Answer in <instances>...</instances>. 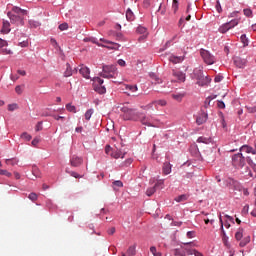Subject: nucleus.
<instances>
[{"mask_svg":"<svg viewBox=\"0 0 256 256\" xmlns=\"http://www.w3.org/2000/svg\"><path fill=\"white\" fill-rule=\"evenodd\" d=\"M226 24L228 25V27H230V30H231L234 27H237V25H239V19L231 20L230 22H227Z\"/></svg>","mask_w":256,"mask_h":256,"instance_id":"c9c22d12","label":"nucleus"},{"mask_svg":"<svg viewBox=\"0 0 256 256\" xmlns=\"http://www.w3.org/2000/svg\"><path fill=\"white\" fill-rule=\"evenodd\" d=\"M138 121H140V123H142V125H147V127H154L153 124L151 123V120L149 119V117L147 116H143V114H139V119Z\"/></svg>","mask_w":256,"mask_h":256,"instance_id":"4468645a","label":"nucleus"},{"mask_svg":"<svg viewBox=\"0 0 256 256\" xmlns=\"http://www.w3.org/2000/svg\"><path fill=\"white\" fill-rule=\"evenodd\" d=\"M137 246L136 245H132L128 248L127 250V255L128 256H135L137 254Z\"/></svg>","mask_w":256,"mask_h":256,"instance_id":"393cba45","label":"nucleus"},{"mask_svg":"<svg viewBox=\"0 0 256 256\" xmlns=\"http://www.w3.org/2000/svg\"><path fill=\"white\" fill-rule=\"evenodd\" d=\"M155 191H157V188H156L155 186L150 187V188L147 189L146 195H147L148 197H151L152 195L155 194Z\"/></svg>","mask_w":256,"mask_h":256,"instance_id":"4c0bfd02","label":"nucleus"},{"mask_svg":"<svg viewBox=\"0 0 256 256\" xmlns=\"http://www.w3.org/2000/svg\"><path fill=\"white\" fill-rule=\"evenodd\" d=\"M92 81H93V87H99L104 83L103 79H101L100 77H94Z\"/></svg>","mask_w":256,"mask_h":256,"instance_id":"a878e982","label":"nucleus"},{"mask_svg":"<svg viewBox=\"0 0 256 256\" xmlns=\"http://www.w3.org/2000/svg\"><path fill=\"white\" fill-rule=\"evenodd\" d=\"M173 255L175 256H185V248L181 246L180 248H176L172 250Z\"/></svg>","mask_w":256,"mask_h":256,"instance_id":"5701e85b","label":"nucleus"},{"mask_svg":"<svg viewBox=\"0 0 256 256\" xmlns=\"http://www.w3.org/2000/svg\"><path fill=\"white\" fill-rule=\"evenodd\" d=\"M153 103H155V105H160V107H165V105H167L166 100H156V101H153Z\"/></svg>","mask_w":256,"mask_h":256,"instance_id":"49530a36","label":"nucleus"},{"mask_svg":"<svg viewBox=\"0 0 256 256\" xmlns=\"http://www.w3.org/2000/svg\"><path fill=\"white\" fill-rule=\"evenodd\" d=\"M153 105H155V103L151 102L148 105L142 107V109H144V111H153Z\"/></svg>","mask_w":256,"mask_h":256,"instance_id":"8fccbe9b","label":"nucleus"},{"mask_svg":"<svg viewBox=\"0 0 256 256\" xmlns=\"http://www.w3.org/2000/svg\"><path fill=\"white\" fill-rule=\"evenodd\" d=\"M21 139H24L25 141H29L30 139H32V137H31V135H29V133L23 132L21 134Z\"/></svg>","mask_w":256,"mask_h":256,"instance_id":"09e8293b","label":"nucleus"},{"mask_svg":"<svg viewBox=\"0 0 256 256\" xmlns=\"http://www.w3.org/2000/svg\"><path fill=\"white\" fill-rule=\"evenodd\" d=\"M100 41L104 44L100 43L98 44V47H104L106 49H112L114 51L119 50V47H121V45L111 42L109 40H106L105 38H101Z\"/></svg>","mask_w":256,"mask_h":256,"instance_id":"0eeeda50","label":"nucleus"},{"mask_svg":"<svg viewBox=\"0 0 256 256\" xmlns=\"http://www.w3.org/2000/svg\"><path fill=\"white\" fill-rule=\"evenodd\" d=\"M94 91H96L97 93H100V95H103L104 93H107V89L105 88V86H95L94 87Z\"/></svg>","mask_w":256,"mask_h":256,"instance_id":"cd10ccee","label":"nucleus"},{"mask_svg":"<svg viewBox=\"0 0 256 256\" xmlns=\"http://www.w3.org/2000/svg\"><path fill=\"white\" fill-rule=\"evenodd\" d=\"M126 90L130 91V93H137L138 88L135 85H126Z\"/></svg>","mask_w":256,"mask_h":256,"instance_id":"58836bf2","label":"nucleus"},{"mask_svg":"<svg viewBox=\"0 0 256 256\" xmlns=\"http://www.w3.org/2000/svg\"><path fill=\"white\" fill-rule=\"evenodd\" d=\"M7 45H9V43H7V40H3L0 38V49L3 55H11L13 53L10 49L3 48L7 47Z\"/></svg>","mask_w":256,"mask_h":256,"instance_id":"9d476101","label":"nucleus"},{"mask_svg":"<svg viewBox=\"0 0 256 256\" xmlns=\"http://www.w3.org/2000/svg\"><path fill=\"white\" fill-rule=\"evenodd\" d=\"M84 42L85 43H94V45H97V46H99V45H101V43H99L98 41H97V38H93V37H89V38H84Z\"/></svg>","mask_w":256,"mask_h":256,"instance_id":"72a5a7b5","label":"nucleus"},{"mask_svg":"<svg viewBox=\"0 0 256 256\" xmlns=\"http://www.w3.org/2000/svg\"><path fill=\"white\" fill-rule=\"evenodd\" d=\"M208 119V115L205 112H202L199 114V116L196 119L197 125H203V123H206Z\"/></svg>","mask_w":256,"mask_h":256,"instance_id":"f3484780","label":"nucleus"},{"mask_svg":"<svg viewBox=\"0 0 256 256\" xmlns=\"http://www.w3.org/2000/svg\"><path fill=\"white\" fill-rule=\"evenodd\" d=\"M126 19L127 21H133V19H135V14H133V11H131V9H128L126 11Z\"/></svg>","mask_w":256,"mask_h":256,"instance_id":"f704fd0d","label":"nucleus"},{"mask_svg":"<svg viewBox=\"0 0 256 256\" xmlns=\"http://www.w3.org/2000/svg\"><path fill=\"white\" fill-rule=\"evenodd\" d=\"M235 239L236 241H241L243 239V228H239L237 232L235 233Z\"/></svg>","mask_w":256,"mask_h":256,"instance_id":"473e14b6","label":"nucleus"},{"mask_svg":"<svg viewBox=\"0 0 256 256\" xmlns=\"http://www.w3.org/2000/svg\"><path fill=\"white\" fill-rule=\"evenodd\" d=\"M197 80V83L198 85H200V87H204V85H207L209 81H211L209 77L203 75V72H201V70H198Z\"/></svg>","mask_w":256,"mask_h":256,"instance_id":"6e6552de","label":"nucleus"},{"mask_svg":"<svg viewBox=\"0 0 256 256\" xmlns=\"http://www.w3.org/2000/svg\"><path fill=\"white\" fill-rule=\"evenodd\" d=\"M162 171L164 175H169L171 173V163L165 162L163 164Z\"/></svg>","mask_w":256,"mask_h":256,"instance_id":"b1692460","label":"nucleus"},{"mask_svg":"<svg viewBox=\"0 0 256 256\" xmlns=\"http://www.w3.org/2000/svg\"><path fill=\"white\" fill-rule=\"evenodd\" d=\"M169 61L174 65H177V63H183V61H185V56L172 55L169 57Z\"/></svg>","mask_w":256,"mask_h":256,"instance_id":"6ab92c4d","label":"nucleus"},{"mask_svg":"<svg viewBox=\"0 0 256 256\" xmlns=\"http://www.w3.org/2000/svg\"><path fill=\"white\" fill-rule=\"evenodd\" d=\"M225 217L227 218V221H229L230 223L235 224V219L233 218V216H229V215H225Z\"/></svg>","mask_w":256,"mask_h":256,"instance_id":"69168bd1","label":"nucleus"},{"mask_svg":"<svg viewBox=\"0 0 256 256\" xmlns=\"http://www.w3.org/2000/svg\"><path fill=\"white\" fill-rule=\"evenodd\" d=\"M187 237H188V239H193V237H195V231H188Z\"/></svg>","mask_w":256,"mask_h":256,"instance_id":"0e129e2a","label":"nucleus"},{"mask_svg":"<svg viewBox=\"0 0 256 256\" xmlns=\"http://www.w3.org/2000/svg\"><path fill=\"white\" fill-rule=\"evenodd\" d=\"M12 13H13L14 15H18V16H20V17H25V15H27V10L21 9V8H19V7H17V6H14V7L12 8Z\"/></svg>","mask_w":256,"mask_h":256,"instance_id":"dca6fc26","label":"nucleus"},{"mask_svg":"<svg viewBox=\"0 0 256 256\" xmlns=\"http://www.w3.org/2000/svg\"><path fill=\"white\" fill-rule=\"evenodd\" d=\"M163 185H164V181L163 180H158L155 183L154 187H156V189L159 188V187H160V189H163Z\"/></svg>","mask_w":256,"mask_h":256,"instance_id":"4d7b16f0","label":"nucleus"},{"mask_svg":"<svg viewBox=\"0 0 256 256\" xmlns=\"http://www.w3.org/2000/svg\"><path fill=\"white\" fill-rule=\"evenodd\" d=\"M232 165L236 169L245 167V158L242 153H237L232 156Z\"/></svg>","mask_w":256,"mask_h":256,"instance_id":"7ed1b4c3","label":"nucleus"},{"mask_svg":"<svg viewBox=\"0 0 256 256\" xmlns=\"http://www.w3.org/2000/svg\"><path fill=\"white\" fill-rule=\"evenodd\" d=\"M241 42L243 43L244 47H247L249 41L247 40V35L243 34L241 37Z\"/></svg>","mask_w":256,"mask_h":256,"instance_id":"3c124183","label":"nucleus"},{"mask_svg":"<svg viewBox=\"0 0 256 256\" xmlns=\"http://www.w3.org/2000/svg\"><path fill=\"white\" fill-rule=\"evenodd\" d=\"M1 33L3 35H7L8 33H11V23H9V21L3 20Z\"/></svg>","mask_w":256,"mask_h":256,"instance_id":"f8f14e48","label":"nucleus"},{"mask_svg":"<svg viewBox=\"0 0 256 256\" xmlns=\"http://www.w3.org/2000/svg\"><path fill=\"white\" fill-rule=\"evenodd\" d=\"M136 31H137V33L142 35L139 37V41H143V40L147 39V35H148L147 28H145L143 26H138Z\"/></svg>","mask_w":256,"mask_h":256,"instance_id":"ddd939ff","label":"nucleus"},{"mask_svg":"<svg viewBox=\"0 0 256 256\" xmlns=\"http://www.w3.org/2000/svg\"><path fill=\"white\" fill-rule=\"evenodd\" d=\"M243 13L246 17H251L253 15V11H251L249 8L244 9Z\"/></svg>","mask_w":256,"mask_h":256,"instance_id":"5fc2aeb1","label":"nucleus"},{"mask_svg":"<svg viewBox=\"0 0 256 256\" xmlns=\"http://www.w3.org/2000/svg\"><path fill=\"white\" fill-rule=\"evenodd\" d=\"M229 30H230V27H229V24L227 23L222 24L218 29L219 33H223V34L227 33V31Z\"/></svg>","mask_w":256,"mask_h":256,"instance_id":"bb28decb","label":"nucleus"},{"mask_svg":"<svg viewBox=\"0 0 256 256\" xmlns=\"http://www.w3.org/2000/svg\"><path fill=\"white\" fill-rule=\"evenodd\" d=\"M123 113V119L125 121H139V112L136 109L130 108L129 106H123L121 108Z\"/></svg>","mask_w":256,"mask_h":256,"instance_id":"f03ea898","label":"nucleus"},{"mask_svg":"<svg viewBox=\"0 0 256 256\" xmlns=\"http://www.w3.org/2000/svg\"><path fill=\"white\" fill-rule=\"evenodd\" d=\"M183 97H185V95L181 93L172 94V99H174L175 101H178V103H181V101H183Z\"/></svg>","mask_w":256,"mask_h":256,"instance_id":"2f4dec72","label":"nucleus"},{"mask_svg":"<svg viewBox=\"0 0 256 256\" xmlns=\"http://www.w3.org/2000/svg\"><path fill=\"white\" fill-rule=\"evenodd\" d=\"M187 199H189V196H188L187 194H182V195H180V196H177V197L175 198V201H176L177 203H183V201H187Z\"/></svg>","mask_w":256,"mask_h":256,"instance_id":"c85d7f7f","label":"nucleus"},{"mask_svg":"<svg viewBox=\"0 0 256 256\" xmlns=\"http://www.w3.org/2000/svg\"><path fill=\"white\" fill-rule=\"evenodd\" d=\"M0 175H5V177H11V172L7 170L0 169Z\"/></svg>","mask_w":256,"mask_h":256,"instance_id":"bf43d9fd","label":"nucleus"},{"mask_svg":"<svg viewBox=\"0 0 256 256\" xmlns=\"http://www.w3.org/2000/svg\"><path fill=\"white\" fill-rule=\"evenodd\" d=\"M79 73L80 75H82V77H84V79H91L90 75H91V70L89 69V67L85 66V65H80L79 66Z\"/></svg>","mask_w":256,"mask_h":256,"instance_id":"1a4fd4ad","label":"nucleus"},{"mask_svg":"<svg viewBox=\"0 0 256 256\" xmlns=\"http://www.w3.org/2000/svg\"><path fill=\"white\" fill-rule=\"evenodd\" d=\"M115 231H116L115 227H111L107 230V233L108 235H115Z\"/></svg>","mask_w":256,"mask_h":256,"instance_id":"e2e57ef3","label":"nucleus"},{"mask_svg":"<svg viewBox=\"0 0 256 256\" xmlns=\"http://www.w3.org/2000/svg\"><path fill=\"white\" fill-rule=\"evenodd\" d=\"M243 175H245V177H247V179H249V177H256V170H255V175L253 174V172H251V170H249V167L246 168V171L242 172Z\"/></svg>","mask_w":256,"mask_h":256,"instance_id":"e433bc0d","label":"nucleus"},{"mask_svg":"<svg viewBox=\"0 0 256 256\" xmlns=\"http://www.w3.org/2000/svg\"><path fill=\"white\" fill-rule=\"evenodd\" d=\"M213 139L211 137H205V136H200L197 139V143H204V145H209V143H212Z\"/></svg>","mask_w":256,"mask_h":256,"instance_id":"4be33fe9","label":"nucleus"},{"mask_svg":"<svg viewBox=\"0 0 256 256\" xmlns=\"http://www.w3.org/2000/svg\"><path fill=\"white\" fill-rule=\"evenodd\" d=\"M184 251H185V253H187V255H196V253H197V250H195V249H191V248H184Z\"/></svg>","mask_w":256,"mask_h":256,"instance_id":"c03bdc74","label":"nucleus"},{"mask_svg":"<svg viewBox=\"0 0 256 256\" xmlns=\"http://www.w3.org/2000/svg\"><path fill=\"white\" fill-rule=\"evenodd\" d=\"M117 75H119V72L116 65H103L100 77H103V79H115Z\"/></svg>","mask_w":256,"mask_h":256,"instance_id":"f257e3e1","label":"nucleus"},{"mask_svg":"<svg viewBox=\"0 0 256 256\" xmlns=\"http://www.w3.org/2000/svg\"><path fill=\"white\" fill-rule=\"evenodd\" d=\"M15 92H16L18 95H21V93H23V89L21 88L20 85H18V86L15 87Z\"/></svg>","mask_w":256,"mask_h":256,"instance_id":"052dcab7","label":"nucleus"},{"mask_svg":"<svg viewBox=\"0 0 256 256\" xmlns=\"http://www.w3.org/2000/svg\"><path fill=\"white\" fill-rule=\"evenodd\" d=\"M59 29H60V31H67V29H69V24L62 23L59 25Z\"/></svg>","mask_w":256,"mask_h":256,"instance_id":"6e6d98bb","label":"nucleus"},{"mask_svg":"<svg viewBox=\"0 0 256 256\" xmlns=\"http://www.w3.org/2000/svg\"><path fill=\"white\" fill-rule=\"evenodd\" d=\"M28 199H30V201H37L38 196L35 192H32L28 195Z\"/></svg>","mask_w":256,"mask_h":256,"instance_id":"864d4df0","label":"nucleus"},{"mask_svg":"<svg viewBox=\"0 0 256 256\" xmlns=\"http://www.w3.org/2000/svg\"><path fill=\"white\" fill-rule=\"evenodd\" d=\"M106 155H111L114 159H123L125 157V152L117 149V148H111V146L107 145L105 148Z\"/></svg>","mask_w":256,"mask_h":256,"instance_id":"20e7f679","label":"nucleus"},{"mask_svg":"<svg viewBox=\"0 0 256 256\" xmlns=\"http://www.w3.org/2000/svg\"><path fill=\"white\" fill-rule=\"evenodd\" d=\"M172 10L174 13H177L179 11V1L173 0L172 2Z\"/></svg>","mask_w":256,"mask_h":256,"instance_id":"ea45409f","label":"nucleus"},{"mask_svg":"<svg viewBox=\"0 0 256 256\" xmlns=\"http://www.w3.org/2000/svg\"><path fill=\"white\" fill-rule=\"evenodd\" d=\"M142 7L144 9H149V7H151V0H143Z\"/></svg>","mask_w":256,"mask_h":256,"instance_id":"603ef678","label":"nucleus"},{"mask_svg":"<svg viewBox=\"0 0 256 256\" xmlns=\"http://www.w3.org/2000/svg\"><path fill=\"white\" fill-rule=\"evenodd\" d=\"M219 221H220V229L222 233V239H225L227 237V233H225V229L223 228V217L219 215Z\"/></svg>","mask_w":256,"mask_h":256,"instance_id":"c756f323","label":"nucleus"},{"mask_svg":"<svg viewBox=\"0 0 256 256\" xmlns=\"http://www.w3.org/2000/svg\"><path fill=\"white\" fill-rule=\"evenodd\" d=\"M70 163L72 167H79V165H82L83 163V158L79 156H72Z\"/></svg>","mask_w":256,"mask_h":256,"instance_id":"2eb2a0df","label":"nucleus"},{"mask_svg":"<svg viewBox=\"0 0 256 256\" xmlns=\"http://www.w3.org/2000/svg\"><path fill=\"white\" fill-rule=\"evenodd\" d=\"M74 73H77V69H72L71 68V64L67 63L66 64V70L64 72V77H71V75H73Z\"/></svg>","mask_w":256,"mask_h":256,"instance_id":"aec40b11","label":"nucleus"},{"mask_svg":"<svg viewBox=\"0 0 256 256\" xmlns=\"http://www.w3.org/2000/svg\"><path fill=\"white\" fill-rule=\"evenodd\" d=\"M240 151H243L244 153H251L252 155H256L255 149L249 145H243L240 148Z\"/></svg>","mask_w":256,"mask_h":256,"instance_id":"412c9836","label":"nucleus"},{"mask_svg":"<svg viewBox=\"0 0 256 256\" xmlns=\"http://www.w3.org/2000/svg\"><path fill=\"white\" fill-rule=\"evenodd\" d=\"M150 253L154 256H161V253L157 252V248L155 246L150 247Z\"/></svg>","mask_w":256,"mask_h":256,"instance_id":"de8ad7c7","label":"nucleus"},{"mask_svg":"<svg viewBox=\"0 0 256 256\" xmlns=\"http://www.w3.org/2000/svg\"><path fill=\"white\" fill-rule=\"evenodd\" d=\"M19 47H29V42L28 41H22L19 43Z\"/></svg>","mask_w":256,"mask_h":256,"instance_id":"338daca9","label":"nucleus"},{"mask_svg":"<svg viewBox=\"0 0 256 256\" xmlns=\"http://www.w3.org/2000/svg\"><path fill=\"white\" fill-rule=\"evenodd\" d=\"M39 141H41V139H39V138H34V139L32 140V145H33V147H37V145H39Z\"/></svg>","mask_w":256,"mask_h":256,"instance_id":"680f3d73","label":"nucleus"},{"mask_svg":"<svg viewBox=\"0 0 256 256\" xmlns=\"http://www.w3.org/2000/svg\"><path fill=\"white\" fill-rule=\"evenodd\" d=\"M248 113H256V106L255 107H247Z\"/></svg>","mask_w":256,"mask_h":256,"instance_id":"774afa93","label":"nucleus"},{"mask_svg":"<svg viewBox=\"0 0 256 256\" xmlns=\"http://www.w3.org/2000/svg\"><path fill=\"white\" fill-rule=\"evenodd\" d=\"M7 17L14 25H25V17L14 14L13 12H8Z\"/></svg>","mask_w":256,"mask_h":256,"instance_id":"423d86ee","label":"nucleus"},{"mask_svg":"<svg viewBox=\"0 0 256 256\" xmlns=\"http://www.w3.org/2000/svg\"><path fill=\"white\" fill-rule=\"evenodd\" d=\"M29 25L30 27H34L35 29H37V27H39L41 23H39V21L29 20Z\"/></svg>","mask_w":256,"mask_h":256,"instance_id":"a18cd8bd","label":"nucleus"},{"mask_svg":"<svg viewBox=\"0 0 256 256\" xmlns=\"http://www.w3.org/2000/svg\"><path fill=\"white\" fill-rule=\"evenodd\" d=\"M172 75L180 83H185V73L181 72L180 70H173Z\"/></svg>","mask_w":256,"mask_h":256,"instance_id":"9b49d317","label":"nucleus"},{"mask_svg":"<svg viewBox=\"0 0 256 256\" xmlns=\"http://www.w3.org/2000/svg\"><path fill=\"white\" fill-rule=\"evenodd\" d=\"M112 187L114 191H117L120 187H123V182L121 180H116L112 183Z\"/></svg>","mask_w":256,"mask_h":256,"instance_id":"7c9ffc66","label":"nucleus"},{"mask_svg":"<svg viewBox=\"0 0 256 256\" xmlns=\"http://www.w3.org/2000/svg\"><path fill=\"white\" fill-rule=\"evenodd\" d=\"M93 113H94L93 109H89V110L86 111V113H85L86 121H89L91 119Z\"/></svg>","mask_w":256,"mask_h":256,"instance_id":"79ce46f5","label":"nucleus"},{"mask_svg":"<svg viewBox=\"0 0 256 256\" xmlns=\"http://www.w3.org/2000/svg\"><path fill=\"white\" fill-rule=\"evenodd\" d=\"M17 109H19V105L17 103L8 105V111H17Z\"/></svg>","mask_w":256,"mask_h":256,"instance_id":"37998d69","label":"nucleus"},{"mask_svg":"<svg viewBox=\"0 0 256 256\" xmlns=\"http://www.w3.org/2000/svg\"><path fill=\"white\" fill-rule=\"evenodd\" d=\"M234 65L238 67V69H243L245 65H247V61L245 59H241L239 57L234 58Z\"/></svg>","mask_w":256,"mask_h":256,"instance_id":"a211bd4d","label":"nucleus"},{"mask_svg":"<svg viewBox=\"0 0 256 256\" xmlns=\"http://www.w3.org/2000/svg\"><path fill=\"white\" fill-rule=\"evenodd\" d=\"M66 109L70 113H77V108L73 106L72 104H66Z\"/></svg>","mask_w":256,"mask_h":256,"instance_id":"a19ab883","label":"nucleus"},{"mask_svg":"<svg viewBox=\"0 0 256 256\" xmlns=\"http://www.w3.org/2000/svg\"><path fill=\"white\" fill-rule=\"evenodd\" d=\"M69 175H71V177H74L75 179H81V175H79L77 172L75 171H70L68 172Z\"/></svg>","mask_w":256,"mask_h":256,"instance_id":"13d9d810","label":"nucleus"},{"mask_svg":"<svg viewBox=\"0 0 256 256\" xmlns=\"http://www.w3.org/2000/svg\"><path fill=\"white\" fill-rule=\"evenodd\" d=\"M200 55L206 65H213L215 63V56L209 53V51L202 49L200 50Z\"/></svg>","mask_w":256,"mask_h":256,"instance_id":"39448f33","label":"nucleus"}]
</instances>
